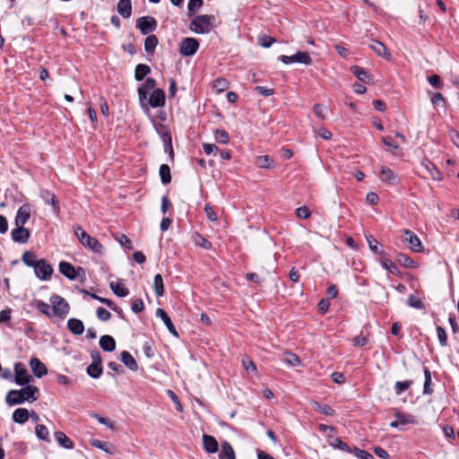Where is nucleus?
Returning a JSON list of instances; mask_svg holds the SVG:
<instances>
[{
    "label": "nucleus",
    "instance_id": "nucleus-1",
    "mask_svg": "<svg viewBox=\"0 0 459 459\" xmlns=\"http://www.w3.org/2000/svg\"><path fill=\"white\" fill-rule=\"evenodd\" d=\"M22 261L28 267L33 268L36 277L39 280H50L53 273V268L46 259H37L36 254L28 250L22 254Z\"/></svg>",
    "mask_w": 459,
    "mask_h": 459
},
{
    "label": "nucleus",
    "instance_id": "nucleus-2",
    "mask_svg": "<svg viewBox=\"0 0 459 459\" xmlns=\"http://www.w3.org/2000/svg\"><path fill=\"white\" fill-rule=\"evenodd\" d=\"M38 387L28 385L21 390H10L5 396V402L11 406L22 404L26 401L34 402L38 399Z\"/></svg>",
    "mask_w": 459,
    "mask_h": 459
},
{
    "label": "nucleus",
    "instance_id": "nucleus-3",
    "mask_svg": "<svg viewBox=\"0 0 459 459\" xmlns=\"http://www.w3.org/2000/svg\"><path fill=\"white\" fill-rule=\"evenodd\" d=\"M213 21L212 15H197L191 21L189 29L196 34H207L212 30Z\"/></svg>",
    "mask_w": 459,
    "mask_h": 459
},
{
    "label": "nucleus",
    "instance_id": "nucleus-4",
    "mask_svg": "<svg viewBox=\"0 0 459 459\" xmlns=\"http://www.w3.org/2000/svg\"><path fill=\"white\" fill-rule=\"evenodd\" d=\"M74 233L80 243L84 247L91 250L94 253H102L103 246L100 243V241L97 238L91 237L81 226H77L74 229Z\"/></svg>",
    "mask_w": 459,
    "mask_h": 459
},
{
    "label": "nucleus",
    "instance_id": "nucleus-5",
    "mask_svg": "<svg viewBox=\"0 0 459 459\" xmlns=\"http://www.w3.org/2000/svg\"><path fill=\"white\" fill-rule=\"evenodd\" d=\"M49 302L51 304L53 316L63 319L68 315L70 306L63 297L56 294L53 295L50 297Z\"/></svg>",
    "mask_w": 459,
    "mask_h": 459
},
{
    "label": "nucleus",
    "instance_id": "nucleus-6",
    "mask_svg": "<svg viewBox=\"0 0 459 459\" xmlns=\"http://www.w3.org/2000/svg\"><path fill=\"white\" fill-rule=\"evenodd\" d=\"M199 48V42L195 38H185L182 39L179 48V53L183 56H194Z\"/></svg>",
    "mask_w": 459,
    "mask_h": 459
},
{
    "label": "nucleus",
    "instance_id": "nucleus-7",
    "mask_svg": "<svg viewBox=\"0 0 459 459\" xmlns=\"http://www.w3.org/2000/svg\"><path fill=\"white\" fill-rule=\"evenodd\" d=\"M279 60H281L285 65H290L292 63H300L304 65H310L312 63V59L307 52L299 51L292 56H280Z\"/></svg>",
    "mask_w": 459,
    "mask_h": 459
},
{
    "label": "nucleus",
    "instance_id": "nucleus-8",
    "mask_svg": "<svg viewBox=\"0 0 459 459\" xmlns=\"http://www.w3.org/2000/svg\"><path fill=\"white\" fill-rule=\"evenodd\" d=\"M136 28L140 30L142 34L147 35L156 30L157 21L152 16L140 17L136 21Z\"/></svg>",
    "mask_w": 459,
    "mask_h": 459
},
{
    "label": "nucleus",
    "instance_id": "nucleus-9",
    "mask_svg": "<svg viewBox=\"0 0 459 459\" xmlns=\"http://www.w3.org/2000/svg\"><path fill=\"white\" fill-rule=\"evenodd\" d=\"M14 382L19 385H27L32 380V377L28 373L26 367L21 362L14 364Z\"/></svg>",
    "mask_w": 459,
    "mask_h": 459
},
{
    "label": "nucleus",
    "instance_id": "nucleus-10",
    "mask_svg": "<svg viewBox=\"0 0 459 459\" xmlns=\"http://www.w3.org/2000/svg\"><path fill=\"white\" fill-rule=\"evenodd\" d=\"M59 272L69 280H75L80 275V273H84L82 267L75 268L72 264L65 261L59 263Z\"/></svg>",
    "mask_w": 459,
    "mask_h": 459
},
{
    "label": "nucleus",
    "instance_id": "nucleus-11",
    "mask_svg": "<svg viewBox=\"0 0 459 459\" xmlns=\"http://www.w3.org/2000/svg\"><path fill=\"white\" fill-rule=\"evenodd\" d=\"M403 232L405 235L403 240V243L406 244L411 251L421 252L423 246L418 236L409 230H403Z\"/></svg>",
    "mask_w": 459,
    "mask_h": 459
},
{
    "label": "nucleus",
    "instance_id": "nucleus-12",
    "mask_svg": "<svg viewBox=\"0 0 459 459\" xmlns=\"http://www.w3.org/2000/svg\"><path fill=\"white\" fill-rule=\"evenodd\" d=\"M39 195H40L41 199L45 202V204H50L52 206L55 214H56V215L59 214V212H60L59 201L57 200V198L54 195V193H52L47 189H41Z\"/></svg>",
    "mask_w": 459,
    "mask_h": 459
},
{
    "label": "nucleus",
    "instance_id": "nucleus-13",
    "mask_svg": "<svg viewBox=\"0 0 459 459\" xmlns=\"http://www.w3.org/2000/svg\"><path fill=\"white\" fill-rule=\"evenodd\" d=\"M11 237L14 242L25 244L30 237V231L24 227L16 226V228L12 230Z\"/></svg>",
    "mask_w": 459,
    "mask_h": 459
},
{
    "label": "nucleus",
    "instance_id": "nucleus-14",
    "mask_svg": "<svg viewBox=\"0 0 459 459\" xmlns=\"http://www.w3.org/2000/svg\"><path fill=\"white\" fill-rule=\"evenodd\" d=\"M154 127L163 142L165 151H168V148H170V144H172L171 135L168 127L162 124L158 125L156 123H154Z\"/></svg>",
    "mask_w": 459,
    "mask_h": 459
},
{
    "label": "nucleus",
    "instance_id": "nucleus-15",
    "mask_svg": "<svg viewBox=\"0 0 459 459\" xmlns=\"http://www.w3.org/2000/svg\"><path fill=\"white\" fill-rule=\"evenodd\" d=\"M30 217V209L28 205H22L16 213L14 223L16 226L24 227Z\"/></svg>",
    "mask_w": 459,
    "mask_h": 459
},
{
    "label": "nucleus",
    "instance_id": "nucleus-16",
    "mask_svg": "<svg viewBox=\"0 0 459 459\" xmlns=\"http://www.w3.org/2000/svg\"><path fill=\"white\" fill-rule=\"evenodd\" d=\"M148 102L152 108L162 107L165 104V92L161 89L154 90L149 97Z\"/></svg>",
    "mask_w": 459,
    "mask_h": 459
},
{
    "label": "nucleus",
    "instance_id": "nucleus-17",
    "mask_svg": "<svg viewBox=\"0 0 459 459\" xmlns=\"http://www.w3.org/2000/svg\"><path fill=\"white\" fill-rule=\"evenodd\" d=\"M156 316L163 321L164 325H166L167 329L169 330V332L171 334H173L176 337H178V333L175 325H173L170 317L169 316V315L166 313V311L164 309L158 308L156 310Z\"/></svg>",
    "mask_w": 459,
    "mask_h": 459
},
{
    "label": "nucleus",
    "instance_id": "nucleus-18",
    "mask_svg": "<svg viewBox=\"0 0 459 459\" xmlns=\"http://www.w3.org/2000/svg\"><path fill=\"white\" fill-rule=\"evenodd\" d=\"M30 366L34 376L39 378L44 377L48 373L47 367L38 358H32L30 360Z\"/></svg>",
    "mask_w": 459,
    "mask_h": 459
},
{
    "label": "nucleus",
    "instance_id": "nucleus-19",
    "mask_svg": "<svg viewBox=\"0 0 459 459\" xmlns=\"http://www.w3.org/2000/svg\"><path fill=\"white\" fill-rule=\"evenodd\" d=\"M369 48L379 56L384 57L386 60L391 58V55L387 50L386 47L378 40H373L369 45Z\"/></svg>",
    "mask_w": 459,
    "mask_h": 459
},
{
    "label": "nucleus",
    "instance_id": "nucleus-20",
    "mask_svg": "<svg viewBox=\"0 0 459 459\" xmlns=\"http://www.w3.org/2000/svg\"><path fill=\"white\" fill-rule=\"evenodd\" d=\"M204 448L207 453L214 454L218 451L217 440L210 435H203Z\"/></svg>",
    "mask_w": 459,
    "mask_h": 459
},
{
    "label": "nucleus",
    "instance_id": "nucleus-21",
    "mask_svg": "<svg viewBox=\"0 0 459 459\" xmlns=\"http://www.w3.org/2000/svg\"><path fill=\"white\" fill-rule=\"evenodd\" d=\"M67 328L75 335H80L84 332V325L82 321L77 318H70L67 321Z\"/></svg>",
    "mask_w": 459,
    "mask_h": 459
},
{
    "label": "nucleus",
    "instance_id": "nucleus-22",
    "mask_svg": "<svg viewBox=\"0 0 459 459\" xmlns=\"http://www.w3.org/2000/svg\"><path fill=\"white\" fill-rule=\"evenodd\" d=\"M394 417L397 420L398 424L400 426L410 425V424L416 425L417 424V420H416L415 417L409 413H403L399 411H396L394 413Z\"/></svg>",
    "mask_w": 459,
    "mask_h": 459
},
{
    "label": "nucleus",
    "instance_id": "nucleus-23",
    "mask_svg": "<svg viewBox=\"0 0 459 459\" xmlns=\"http://www.w3.org/2000/svg\"><path fill=\"white\" fill-rule=\"evenodd\" d=\"M100 346L104 351L111 352L116 349V341L110 335H103L100 339Z\"/></svg>",
    "mask_w": 459,
    "mask_h": 459
},
{
    "label": "nucleus",
    "instance_id": "nucleus-24",
    "mask_svg": "<svg viewBox=\"0 0 459 459\" xmlns=\"http://www.w3.org/2000/svg\"><path fill=\"white\" fill-rule=\"evenodd\" d=\"M121 361L126 367H127L132 371H136L138 369V364L136 360L126 351L121 352Z\"/></svg>",
    "mask_w": 459,
    "mask_h": 459
},
{
    "label": "nucleus",
    "instance_id": "nucleus-25",
    "mask_svg": "<svg viewBox=\"0 0 459 459\" xmlns=\"http://www.w3.org/2000/svg\"><path fill=\"white\" fill-rule=\"evenodd\" d=\"M397 177L394 174V172L383 166L380 170V180L382 182L387 183V184H395L396 183Z\"/></svg>",
    "mask_w": 459,
    "mask_h": 459
},
{
    "label": "nucleus",
    "instance_id": "nucleus-26",
    "mask_svg": "<svg viewBox=\"0 0 459 459\" xmlns=\"http://www.w3.org/2000/svg\"><path fill=\"white\" fill-rule=\"evenodd\" d=\"M117 12L124 18H129L132 14L131 0H119L117 4Z\"/></svg>",
    "mask_w": 459,
    "mask_h": 459
},
{
    "label": "nucleus",
    "instance_id": "nucleus-27",
    "mask_svg": "<svg viewBox=\"0 0 459 459\" xmlns=\"http://www.w3.org/2000/svg\"><path fill=\"white\" fill-rule=\"evenodd\" d=\"M219 456L220 459H236L235 451L228 441L221 443V450Z\"/></svg>",
    "mask_w": 459,
    "mask_h": 459
},
{
    "label": "nucleus",
    "instance_id": "nucleus-28",
    "mask_svg": "<svg viewBox=\"0 0 459 459\" xmlns=\"http://www.w3.org/2000/svg\"><path fill=\"white\" fill-rule=\"evenodd\" d=\"M29 411L25 408H18L13 413V420L18 424L25 423L29 419Z\"/></svg>",
    "mask_w": 459,
    "mask_h": 459
},
{
    "label": "nucleus",
    "instance_id": "nucleus-29",
    "mask_svg": "<svg viewBox=\"0 0 459 459\" xmlns=\"http://www.w3.org/2000/svg\"><path fill=\"white\" fill-rule=\"evenodd\" d=\"M57 443L66 449L74 448L73 441L62 431H56L54 434Z\"/></svg>",
    "mask_w": 459,
    "mask_h": 459
},
{
    "label": "nucleus",
    "instance_id": "nucleus-30",
    "mask_svg": "<svg viewBox=\"0 0 459 459\" xmlns=\"http://www.w3.org/2000/svg\"><path fill=\"white\" fill-rule=\"evenodd\" d=\"M109 287L117 297H126L129 294L128 289L120 281H111Z\"/></svg>",
    "mask_w": 459,
    "mask_h": 459
},
{
    "label": "nucleus",
    "instance_id": "nucleus-31",
    "mask_svg": "<svg viewBox=\"0 0 459 459\" xmlns=\"http://www.w3.org/2000/svg\"><path fill=\"white\" fill-rule=\"evenodd\" d=\"M328 443L334 449H339L347 453H352V449L339 437H329Z\"/></svg>",
    "mask_w": 459,
    "mask_h": 459
},
{
    "label": "nucleus",
    "instance_id": "nucleus-32",
    "mask_svg": "<svg viewBox=\"0 0 459 459\" xmlns=\"http://www.w3.org/2000/svg\"><path fill=\"white\" fill-rule=\"evenodd\" d=\"M311 405L316 411H318L324 415L333 416L334 414V410L329 405L323 404L316 401H313Z\"/></svg>",
    "mask_w": 459,
    "mask_h": 459
},
{
    "label": "nucleus",
    "instance_id": "nucleus-33",
    "mask_svg": "<svg viewBox=\"0 0 459 459\" xmlns=\"http://www.w3.org/2000/svg\"><path fill=\"white\" fill-rule=\"evenodd\" d=\"M424 166H425L426 169L428 170L429 176L432 178V179L437 180V181L442 180V178H443L442 173L431 161L428 160L424 164Z\"/></svg>",
    "mask_w": 459,
    "mask_h": 459
},
{
    "label": "nucleus",
    "instance_id": "nucleus-34",
    "mask_svg": "<svg viewBox=\"0 0 459 459\" xmlns=\"http://www.w3.org/2000/svg\"><path fill=\"white\" fill-rule=\"evenodd\" d=\"M396 261L401 265H403V266H404L406 268H415V267H417V264L411 257H409L407 255H405L403 253H399L396 255Z\"/></svg>",
    "mask_w": 459,
    "mask_h": 459
},
{
    "label": "nucleus",
    "instance_id": "nucleus-35",
    "mask_svg": "<svg viewBox=\"0 0 459 459\" xmlns=\"http://www.w3.org/2000/svg\"><path fill=\"white\" fill-rule=\"evenodd\" d=\"M150 72H151V68L149 67V65H144V64H139L135 67L134 78L136 81L140 82V81L143 80V78L148 74H150Z\"/></svg>",
    "mask_w": 459,
    "mask_h": 459
},
{
    "label": "nucleus",
    "instance_id": "nucleus-36",
    "mask_svg": "<svg viewBox=\"0 0 459 459\" xmlns=\"http://www.w3.org/2000/svg\"><path fill=\"white\" fill-rule=\"evenodd\" d=\"M158 45V39L155 35H149L144 40V50L148 54H153Z\"/></svg>",
    "mask_w": 459,
    "mask_h": 459
},
{
    "label": "nucleus",
    "instance_id": "nucleus-37",
    "mask_svg": "<svg viewBox=\"0 0 459 459\" xmlns=\"http://www.w3.org/2000/svg\"><path fill=\"white\" fill-rule=\"evenodd\" d=\"M352 74L361 82H368L369 81V75L368 72L358 65H353L351 67Z\"/></svg>",
    "mask_w": 459,
    "mask_h": 459
},
{
    "label": "nucleus",
    "instance_id": "nucleus-38",
    "mask_svg": "<svg viewBox=\"0 0 459 459\" xmlns=\"http://www.w3.org/2000/svg\"><path fill=\"white\" fill-rule=\"evenodd\" d=\"M159 174L162 184L167 185L171 182L170 168L167 164H162L160 167Z\"/></svg>",
    "mask_w": 459,
    "mask_h": 459
},
{
    "label": "nucleus",
    "instance_id": "nucleus-39",
    "mask_svg": "<svg viewBox=\"0 0 459 459\" xmlns=\"http://www.w3.org/2000/svg\"><path fill=\"white\" fill-rule=\"evenodd\" d=\"M153 287L157 297H162L164 295L163 279L159 273L154 276Z\"/></svg>",
    "mask_w": 459,
    "mask_h": 459
},
{
    "label": "nucleus",
    "instance_id": "nucleus-40",
    "mask_svg": "<svg viewBox=\"0 0 459 459\" xmlns=\"http://www.w3.org/2000/svg\"><path fill=\"white\" fill-rule=\"evenodd\" d=\"M35 433L38 438L49 442V432L45 425L38 424L35 428Z\"/></svg>",
    "mask_w": 459,
    "mask_h": 459
},
{
    "label": "nucleus",
    "instance_id": "nucleus-41",
    "mask_svg": "<svg viewBox=\"0 0 459 459\" xmlns=\"http://www.w3.org/2000/svg\"><path fill=\"white\" fill-rule=\"evenodd\" d=\"M35 306L40 313L49 317L53 316L51 304L49 305L42 300H37Z\"/></svg>",
    "mask_w": 459,
    "mask_h": 459
},
{
    "label": "nucleus",
    "instance_id": "nucleus-42",
    "mask_svg": "<svg viewBox=\"0 0 459 459\" xmlns=\"http://www.w3.org/2000/svg\"><path fill=\"white\" fill-rule=\"evenodd\" d=\"M313 111L318 118L325 120L327 118L329 108L322 104H316Z\"/></svg>",
    "mask_w": 459,
    "mask_h": 459
},
{
    "label": "nucleus",
    "instance_id": "nucleus-43",
    "mask_svg": "<svg viewBox=\"0 0 459 459\" xmlns=\"http://www.w3.org/2000/svg\"><path fill=\"white\" fill-rule=\"evenodd\" d=\"M424 387H423V394H431L433 393V390L430 388L431 385V373L428 368H424Z\"/></svg>",
    "mask_w": 459,
    "mask_h": 459
},
{
    "label": "nucleus",
    "instance_id": "nucleus-44",
    "mask_svg": "<svg viewBox=\"0 0 459 459\" xmlns=\"http://www.w3.org/2000/svg\"><path fill=\"white\" fill-rule=\"evenodd\" d=\"M273 163V160L269 155L258 156L255 159V164L262 169H269Z\"/></svg>",
    "mask_w": 459,
    "mask_h": 459
},
{
    "label": "nucleus",
    "instance_id": "nucleus-45",
    "mask_svg": "<svg viewBox=\"0 0 459 459\" xmlns=\"http://www.w3.org/2000/svg\"><path fill=\"white\" fill-rule=\"evenodd\" d=\"M87 373L92 378H99L102 374V366L91 363L87 368Z\"/></svg>",
    "mask_w": 459,
    "mask_h": 459
},
{
    "label": "nucleus",
    "instance_id": "nucleus-46",
    "mask_svg": "<svg viewBox=\"0 0 459 459\" xmlns=\"http://www.w3.org/2000/svg\"><path fill=\"white\" fill-rule=\"evenodd\" d=\"M380 263H381L382 267L384 269L389 271L391 273H393V274L398 273V268L392 260H390L388 258H382L380 260Z\"/></svg>",
    "mask_w": 459,
    "mask_h": 459
},
{
    "label": "nucleus",
    "instance_id": "nucleus-47",
    "mask_svg": "<svg viewBox=\"0 0 459 459\" xmlns=\"http://www.w3.org/2000/svg\"><path fill=\"white\" fill-rule=\"evenodd\" d=\"M412 384L411 380L397 381L394 385V392L397 395L402 394Z\"/></svg>",
    "mask_w": 459,
    "mask_h": 459
},
{
    "label": "nucleus",
    "instance_id": "nucleus-48",
    "mask_svg": "<svg viewBox=\"0 0 459 459\" xmlns=\"http://www.w3.org/2000/svg\"><path fill=\"white\" fill-rule=\"evenodd\" d=\"M367 242L368 244V247H369V249L377 254V255H383L385 254V252L383 250H380L378 248V242L376 238H374L372 236H368L367 237Z\"/></svg>",
    "mask_w": 459,
    "mask_h": 459
},
{
    "label": "nucleus",
    "instance_id": "nucleus-49",
    "mask_svg": "<svg viewBox=\"0 0 459 459\" xmlns=\"http://www.w3.org/2000/svg\"><path fill=\"white\" fill-rule=\"evenodd\" d=\"M214 138L220 143H227L229 142V134L223 129L214 130Z\"/></svg>",
    "mask_w": 459,
    "mask_h": 459
},
{
    "label": "nucleus",
    "instance_id": "nucleus-50",
    "mask_svg": "<svg viewBox=\"0 0 459 459\" xmlns=\"http://www.w3.org/2000/svg\"><path fill=\"white\" fill-rule=\"evenodd\" d=\"M408 305L417 309H423L425 307L421 299L415 298L412 294L408 296Z\"/></svg>",
    "mask_w": 459,
    "mask_h": 459
},
{
    "label": "nucleus",
    "instance_id": "nucleus-51",
    "mask_svg": "<svg viewBox=\"0 0 459 459\" xmlns=\"http://www.w3.org/2000/svg\"><path fill=\"white\" fill-rule=\"evenodd\" d=\"M437 334L441 346L445 347L447 345V335L445 329L441 326H437Z\"/></svg>",
    "mask_w": 459,
    "mask_h": 459
},
{
    "label": "nucleus",
    "instance_id": "nucleus-52",
    "mask_svg": "<svg viewBox=\"0 0 459 459\" xmlns=\"http://www.w3.org/2000/svg\"><path fill=\"white\" fill-rule=\"evenodd\" d=\"M203 0H189L187 4V9L190 13H195L198 9L203 6Z\"/></svg>",
    "mask_w": 459,
    "mask_h": 459
},
{
    "label": "nucleus",
    "instance_id": "nucleus-53",
    "mask_svg": "<svg viewBox=\"0 0 459 459\" xmlns=\"http://www.w3.org/2000/svg\"><path fill=\"white\" fill-rule=\"evenodd\" d=\"M229 86V82L226 79L224 78H218L216 79L214 82H213V87L218 91H223L224 90H226Z\"/></svg>",
    "mask_w": 459,
    "mask_h": 459
},
{
    "label": "nucleus",
    "instance_id": "nucleus-54",
    "mask_svg": "<svg viewBox=\"0 0 459 459\" xmlns=\"http://www.w3.org/2000/svg\"><path fill=\"white\" fill-rule=\"evenodd\" d=\"M352 452L359 459H374L373 455L370 453L365 450H361L358 447H354Z\"/></svg>",
    "mask_w": 459,
    "mask_h": 459
},
{
    "label": "nucleus",
    "instance_id": "nucleus-55",
    "mask_svg": "<svg viewBox=\"0 0 459 459\" xmlns=\"http://www.w3.org/2000/svg\"><path fill=\"white\" fill-rule=\"evenodd\" d=\"M97 317L103 322L108 321L111 317V314L102 307L97 309Z\"/></svg>",
    "mask_w": 459,
    "mask_h": 459
},
{
    "label": "nucleus",
    "instance_id": "nucleus-56",
    "mask_svg": "<svg viewBox=\"0 0 459 459\" xmlns=\"http://www.w3.org/2000/svg\"><path fill=\"white\" fill-rule=\"evenodd\" d=\"M144 304L141 299H136L133 301L131 309L134 313H140L143 310Z\"/></svg>",
    "mask_w": 459,
    "mask_h": 459
},
{
    "label": "nucleus",
    "instance_id": "nucleus-57",
    "mask_svg": "<svg viewBox=\"0 0 459 459\" xmlns=\"http://www.w3.org/2000/svg\"><path fill=\"white\" fill-rule=\"evenodd\" d=\"M296 214L299 219H307L310 217V212L307 206L297 208Z\"/></svg>",
    "mask_w": 459,
    "mask_h": 459
},
{
    "label": "nucleus",
    "instance_id": "nucleus-58",
    "mask_svg": "<svg viewBox=\"0 0 459 459\" xmlns=\"http://www.w3.org/2000/svg\"><path fill=\"white\" fill-rule=\"evenodd\" d=\"M255 91L259 95H262V96H264V97L271 96V95H273L274 93L273 89H269V88H266V87H264V86H256L255 88Z\"/></svg>",
    "mask_w": 459,
    "mask_h": 459
},
{
    "label": "nucleus",
    "instance_id": "nucleus-59",
    "mask_svg": "<svg viewBox=\"0 0 459 459\" xmlns=\"http://www.w3.org/2000/svg\"><path fill=\"white\" fill-rule=\"evenodd\" d=\"M100 424L107 426L108 429H114V423L108 418L102 417L99 414H94L93 416Z\"/></svg>",
    "mask_w": 459,
    "mask_h": 459
},
{
    "label": "nucleus",
    "instance_id": "nucleus-60",
    "mask_svg": "<svg viewBox=\"0 0 459 459\" xmlns=\"http://www.w3.org/2000/svg\"><path fill=\"white\" fill-rule=\"evenodd\" d=\"M91 445L94 447H97L100 450H103L105 451L106 453H110V451H108V445L106 442H103L101 440H99V439H92L91 441Z\"/></svg>",
    "mask_w": 459,
    "mask_h": 459
},
{
    "label": "nucleus",
    "instance_id": "nucleus-61",
    "mask_svg": "<svg viewBox=\"0 0 459 459\" xmlns=\"http://www.w3.org/2000/svg\"><path fill=\"white\" fill-rule=\"evenodd\" d=\"M274 39L268 36H264L259 39V44L264 48H269L274 42Z\"/></svg>",
    "mask_w": 459,
    "mask_h": 459
},
{
    "label": "nucleus",
    "instance_id": "nucleus-62",
    "mask_svg": "<svg viewBox=\"0 0 459 459\" xmlns=\"http://www.w3.org/2000/svg\"><path fill=\"white\" fill-rule=\"evenodd\" d=\"M198 239L195 240L196 244L202 247L204 249H210L212 247V243L203 238L202 236L197 237Z\"/></svg>",
    "mask_w": 459,
    "mask_h": 459
},
{
    "label": "nucleus",
    "instance_id": "nucleus-63",
    "mask_svg": "<svg viewBox=\"0 0 459 459\" xmlns=\"http://www.w3.org/2000/svg\"><path fill=\"white\" fill-rule=\"evenodd\" d=\"M429 82L435 88L440 89L441 88V81L438 75L434 74L428 78Z\"/></svg>",
    "mask_w": 459,
    "mask_h": 459
},
{
    "label": "nucleus",
    "instance_id": "nucleus-64",
    "mask_svg": "<svg viewBox=\"0 0 459 459\" xmlns=\"http://www.w3.org/2000/svg\"><path fill=\"white\" fill-rule=\"evenodd\" d=\"M352 342L356 346L362 347L368 343V339L366 336L358 335L353 338Z\"/></svg>",
    "mask_w": 459,
    "mask_h": 459
}]
</instances>
